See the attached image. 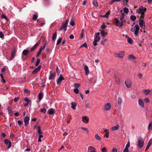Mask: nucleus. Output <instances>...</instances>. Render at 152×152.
<instances>
[{"mask_svg": "<svg viewBox=\"0 0 152 152\" xmlns=\"http://www.w3.org/2000/svg\"><path fill=\"white\" fill-rule=\"evenodd\" d=\"M69 21V20L66 19L64 23H62V26L60 28H66Z\"/></svg>", "mask_w": 152, "mask_h": 152, "instance_id": "9d476101", "label": "nucleus"}, {"mask_svg": "<svg viewBox=\"0 0 152 152\" xmlns=\"http://www.w3.org/2000/svg\"><path fill=\"white\" fill-rule=\"evenodd\" d=\"M103 130L104 132L105 133V134L104 135V137L107 138H108L109 134V130L106 129H104Z\"/></svg>", "mask_w": 152, "mask_h": 152, "instance_id": "ddd939ff", "label": "nucleus"}, {"mask_svg": "<svg viewBox=\"0 0 152 152\" xmlns=\"http://www.w3.org/2000/svg\"><path fill=\"white\" fill-rule=\"evenodd\" d=\"M142 75L141 73H139L137 75V76L139 79H141L142 77Z\"/></svg>", "mask_w": 152, "mask_h": 152, "instance_id": "052dcab7", "label": "nucleus"}, {"mask_svg": "<svg viewBox=\"0 0 152 152\" xmlns=\"http://www.w3.org/2000/svg\"><path fill=\"white\" fill-rule=\"evenodd\" d=\"M115 78L116 82L118 84H119L120 81L119 77L116 75H114Z\"/></svg>", "mask_w": 152, "mask_h": 152, "instance_id": "bb28decb", "label": "nucleus"}, {"mask_svg": "<svg viewBox=\"0 0 152 152\" xmlns=\"http://www.w3.org/2000/svg\"><path fill=\"white\" fill-rule=\"evenodd\" d=\"M45 47L46 45L45 44H44L43 46H42L40 47L39 50L42 52V50L45 49Z\"/></svg>", "mask_w": 152, "mask_h": 152, "instance_id": "c9c22d12", "label": "nucleus"}, {"mask_svg": "<svg viewBox=\"0 0 152 152\" xmlns=\"http://www.w3.org/2000/svg\"><path fill=\"white\" fill-rule=\"evenodd\" d=\"M29 51L27 50H24L23 51L22 53L25 56H26L28 53H29Z\"/></svg>", "mask_w": 152, "mask_h": 152, "instance_id": "2f4dec72", "label": "nucleus"}, {"mask_svg": "<svg viewBox=\"0 0 152 152\" xmlns=\"http://www.w3.org/2000/svg\"><path fill=\"white\" fill-rule=\"evenodd\" d=\"M119 127L118 125H117L116 126L112 127L111 128V130L113 131H115L117 130Z\"/></svg>", "mask_w": 152, "mask_h": 152, "instance_id": "cd10ccee", "label": "nucleus"}, {"mask_svg": "<svg viewBox=\"0 0 152 152\" xmlns=\"http://www.w3.org/2000/svg\"><path fill=\"white\" fill-rule=\"evenodd\" d=\"M130 146V143L129 142H128L127 144L126 145L125 148H126L128 149Z\"/></svg>", "mask_w": 152, "mask_h": 152, "instance_id": "6e6d98bb", "label": "nucleus"}, {"mask_svg": "<svg viewBox=\"0 0 152 152\" xmlns=\"http://www.w3.org/2000/svg\"><path fill=\"white\" fill-rule=\"evenodd\" d=\"M38 17V15L37 14H35L33 15V19L34 20H36Z\"/></svg>", "mask_w": 152, "mask_h": 152, "instance_id": "49530a36", "label": "nucleus"}, {"mask_svg": "<svg viewBox=\"0 0 152 152\" xmlns=\"http://www.w3.org/2000/svg\"><path fill=\"white\" fill-rule=\"evenodd\" d=\"M139 25L141 28H145V23L143 20H141L140 21L139 23Z\"/></svg>", "mask_w": 152, "mask_h": 152, "instance_id": "6ab92c4d", "label": "nucleus"}, {"mask_svg": "<svg viewBox=\"0 0 152 152\" xmlns=\"http://www.w3.org/2000/svg\"><path fill=\"white\" fill-rule=\"evenodd\" d=\"M48 112L49 114L53 115L54 113V111L53 109L51 108L48 110Z\"/></svg>", "mask_w": 152, "mask_h": 152, "instance_id": "7c9ffc66", "label": "nucleus"}, {"mask_svg": "<svg viewBox=\"0 0 152 152\" xmlns=\"http://www.w3.org/2000/svg\"><path fill=\"white\" fill-rule=\"evenodd\" d=\"M124 2V6H127V3L128 1L127 0H123Z\"/></svg>", "mask_w": 152, "mask_h": 152, "instance_id": "de8ad7c7", "label": "nucleus"}, {"mask_svg": "<svg viewBox=\"0 0 152 152\" xmlns=\"http://www.w3.org/2000/svg\"><path fill=\"white\" fill-rule=\"evenodd\" d=\"M125 37L127 38V41L128 43L130 44H132L134 43V41L132 40V39L128 37L127 35H126L125 36Z\"/></svg>", "mask_w": 152, "mask_h": 152, "instance_id": "f3484780", "label": "nucleus"}, {"mask_svg": "<svg viewBox=\"0 0 152 152\" xmlns=\"http://www.w3.org/2000/svg\"><path fill=\"white\" fill-rule=\"evenodd\" d=\"M57 37V33L55 32L53 34L52 37V40L54 41L56 39Z\"/></svg>", "mask_w": 152, "mask_h": 152, "instance_id": "473e14b6", "label": "nucleus"}, {"mask_svg": "<svg viewBox=\"0 0 152 152\" xmlns=\"http://www.w3.org/2000/svg\"><path fill=\"white\" fill-rule=\"evenodd\" d=\"M115 20L116 22V25L117 26H118L119 27H120L123 25V24L122 23H121L120 24H119V20L118 19L115 18Z\"/></svg>", "mask_w": 152, "mask_h": 152, "instance_id": "4be33fe9", "label": "nucleus"}, {"mask_svg": "<svg viewBox=\"0 0 152 152\" xmlns=\"http://www.w3.org/2000/svg\"><path fill=\"white\" fill-rule=\"evenodd\" d=\"M125 83L127 88L131 87L132 85V81L130 79H127L125 81Z\"/></svg>", "mask_w": 152, "mask_h": 152, "instance_id": "6e6552de", "label": "nucleus"}, {"mask_svg": "<svg viewBox=\"0 0 152 152\" xmlns=\"http://www.w3.org/2000/svg\"><path fill=\"white\" fill-rule=\"evenodd\" d=\"M109 15V13L108 12H107L104 15L102 16H101L102 17H103V18H107L108 17Z\"/></svg>", "mask_w": 152, "mask_h": 152, "instance_id": "a19ab883", "label": "nucleus"}, {"mask_svg": "<svg viewBox=\"0 0 152 152\" xmlns=\"http://www.w3.org/2000/svg\"><path fill=\"white\" fill-rule=\"evenodd\" d=\"M148 130H152V122H151L149 124L148 127Z\"/></svg>", "mask_w": 152, "mask_h": 152, "instance_id": "f704fd0d", "label": "nucleus"}, {"mask_svg": "<svg viewBox=\"0 0 152 152\" xmlns=\"http://www.w3.org/2000/svg\"><path fill=\"white\" fill-rule=\"evenodd\" d=\"M146 10V9L145 8L143 7H141L139 8L137 13L141 14L142 16L144 15V12H145Z\"/></svg>", "mask_w": 152, "mask_h": 152, "instance_id": "20e7f679", "label": "nucleus"}, {"mask_svg": "<svg viewBox=\"0 0 152 152\" xmlns=\"http://www.w3.org/2000/svg\"><path fill=\"white\" fill-rule=\"evenodd\" d=\"M102 152H107V151L105 147H104L102 149Z\"/></svg>", "mask_w": 152, "mask_h": 152, "instance_id": "e2e57ef3", "label": "nucleus"}, {"mask_svg": "<svg viewBox=\"0 0 152 152\" xmlns=\"http://www.w3.org/2000/svg\"><path fill=\"white\" fill-rule=\"evenodd\" d=\"M40 61V60L39 59H37V61L35 64L36 66H38L39 64Z\"/></svg>", "mask_w": 152, "mask_h": 152, "instance_id": "5fc2aeb1", "label": "nucleus"}, {"mask_svg": "<svg viewBox=\"0 0 152 152\" xmlns=\"http://www.w3.org/2000/svg\"><path fill=\"white\" fill-rule=\"evenodd\" d=\"M124 11L126 13H128L129 12V10L127 8L125 7L124 9Z\"/></svg>", "mask_w": 152, "mask_h": 152, "instance_id": "3c124183", "label": "nucleus"}, {"mask_svg": "<svg viewBox=\"0 0 152 152\" xmlns=\"http://www.w3.org/2000/svg\"><path fill=\"white\" fill-rule=\"evenodd\" d=\"M72 105V108L73 109H75V107L77 105V104L76 103H74L72 102L71 103Z\"/></svg>", "mask_w": 152, "mask_h": 152, "instance_id": "58836bf2", "label": "nucleus"}, {"mask_svg": "<svg viewBox=\"0 0 152 152\" xmlns=\"http://www.w3.org/2000/svg\"><path fill=\"white\" fill-rule=\"evenodd\" d=\"M144 101L147 103H148L150 102V101L148 98H146L144 99Z\"/></svg>", "mask_w": 152, "mask_h": 152, "instance_id": "13d9d810", "label": "nucleus"}, {"mask_svg": "<svg viewBox=\"0 0 152 152\" xmlns=\"http://www.w3.org/2000/svg\"><path fill=\"white\" fill-rule=\"evenodd\" d=\"M5 143L8 145L7 148H10L11 146V142L10 141L8 140V139H5L4 140Z\"/></svg>", "mask_w": 152, "mask_h": 152, "instance_id": "4468645a", "label": "nucleus"}, {"mask_svg": "<svg viewBox=\"0 0 152 152\" xmlns=\"http://www.w3.org/2000/svg\"><path fill=\"white\" fill-rule=\"evenodd\" d=\"M43 96V94L42 93H40L38 95V98L39 99V100H41Z\"/></svg>", "mask_w": 152, "mask_h": 152, "instance_id": "ea45409f", "label": "nucleus"}, {"mask_svg": "<svg viewBox=\"0 0 152 152\" xmlns=\"http://www.w3.org/2000/svg\"><path fill=\"white\" fill-rule=\"evenodd\" d=\"M106 27V26L104 23H102L101 26V28H105Z\"/></svg>", "mask_w": 152, "mask_h": 152, "instance_id": "8fccbe9b", "label": "nucleus"}, {"mask_svg": "<svg viewBox=\"0 0 152 152\" xmlns=\"http://www.w3.org/2000/svg\"><path fill=\"white\" fill-rule=\"evenodd\" d=\"M136 57L133 54H129L128 56V59L130 60H135Z\"/></svg>", "mask_w": 152, "mask_h": 152, "instance_id": "a878e982", "label": "nucleus"}, {"mask_svg": "<svg viewBox=\"0 0 152 152\" xmlns=\"http://www.w3.org/2000/svg\"><path fill=\"white\" fill-rule=\"evenodd\" d=\"M81 129L83 130L86 131L87 133H88L89 132V130L86 127H81Z\"/></svg>", "mask_w": 152, "mask_h": 152, "instance_id": "4c0bfd02", "label": "nucleus"}, {"mask_svg": "<svg viewBox=\"0 0 152 152\" xmlns=\"http://www.w3.org/2000/svg\"><path fill=\"white\" fill-rule=\"evenodd\" d=\"M24 100L26 102V103H29L31 101L30 100L28 99L26 97L24 98Z\"/></svg>", "mask_w": 152, "mask_h": 152, "instance_id": "c03bdc74", "label": "nucleus"}, {"mask_svg": "<svg viewBox=\"0 0 152 152\" xmlns=\"http://www.w3.org/2000/svg\"><path fill=\"white\" fill-rule=\"evenodd\" d=\"M122 102V99L120 97H119L118 99V104L119 105H121Z\"/></svg>", "mask_w": 152, "mask_h": 152, "instance_id": "72a5a7b5", "label": "nucleus"}, {"mask_svg": "<svg viewBox=\"0 0 152 152\" xmlns=\"http://www.w3.org/2000/svg\"><path fill=\"white\" fill-rule=\"evenodd\" d=\"M93 4L94 6L96 7H98V6L97 1L96 0L93 1Z\"/></svg>", "mask_w": 152, "mask_h": 152, "instance_id": "79ce46f5", "label": "nucleus"}, {"mask_svg": "<svg viewBox=\"0 0 152 152\" xmlns=\"http://www.w3.org/2000/svg\"><path fill=\"white\" fill-rule=\"evenodd\" d=\"M62 40V39L61 38H59L58 39L57 41L56 45H58L61 42Z\"/></svg>", "mask_w": 152, "mask_h": 152, "instance_id": "09e8293b", "label": "nucleus"}, {"mask_svg": "<svg viewBox=\"0 0 152 152\" xmlns=\"http://www.w3.org/2000/svg\"><path fill=\"white\" fill-rule=\"evenodd\" d=\"M41 111L43 113L46 112V110L45 108H42L41 110Z\"/></svg>", "mask_w": 152, "mask_h": 152, "instance_id": "69168bd1", "label": "nucleus"}, {"mask_svg": "<svg viewBox=\"0 0 152 152\" xmlns=\"http://www.w3.org/2000/svg\"><path fill=\"white\" fill-rule=\"evenodd\" d=\"M84 35V30L83 29L81 32L80 34V39H82L83 36Z\"/></svg>", "mask_w": 152, "mask_h": 152, "instance_id": "603ef678", "label": "nucleus"}, {"mask_svg": "<svg viewBox=\"0 0 152 152\" xmlns=\"http://www.w3.org/2000/svg\"><path fill=\"white\" fill-rule=\"evenodd\" d=\"M69 23L70 25L72 26H73L75 24V22L72 19L70 21Z\"/></svg>", "mask_w": 152, "mask_h": 152, "instance_id": "a18cd8bd", "label": "nucleus"}, {"mask_svg": "<svg viewBox=\"0 0 152 152\" xmlns=\"http://www.w3.org/2000/svg\"><path fill=\"white\" fill-rule=\"evenodd\" d=\"M99 34H100L99 32L96 33L95 34L94 40L93 43V45L94 46L97 45V42H99L101 39Z\"/></svg>", "mask_w": 152, "mask_h": 152, "instance_id": "f257e3e1", "label": "nucleus"}, {"mask_svg": "<svg viewBox=\"0 0 152 152\" xmlns=\"http://www.w3.org/2000/svg\"><path fill=\"white\" fill-rule=\"evenodd\" d=\"M140 29H131V31L132 32H134L135 36L138 35Z\"/></svg>", "mask_w": 152, "mask_h": 152, "instance_id": "5701e85b", "label": "nucleus"}, {"mask_svg": "<svg viewBox=\"0 0 152 152\" xmlns=\"http://www.w3.org/2000/svg\"><path fill=\"white\" fill-rule=\"evenodd\" d=\"M138 104L140 106L143 108L145 106L144 103V102L142 99H140L138 100Z\"/></svg>", "mask_w": 152, "mask_h": 152, "instance_id": "aec40b11", "label": "nucleus"}, {"mask_svg": "<svg viewBox=\"0 0 152 152\" xmlns=\"http://www.w3.org/2000/svg\"><path fill=\"white\" fill-rule=\"evenodd\" d=\"M111 104L109 103H107L105 104L104 107V110L105 111H108L111 108Z\"/></svg>", "mask_w": 152, "mask_h": 152, "instance_id": "1a4fd4ad", "label": "nucleus"}, {"mask_svg": "<svg viewBox=\"0 0 152 152\" xmlns=\"http://www.w3.org/2000/svg\"><path fill=\"white\" fill-rule=\"evenodd\" d=\"M107 39H103L101 41V43L102 44V45H104V43H105V42L107 41Z\"/></svg>", "mask_w": 152, "mask_h": 152, "instance_id": "bf43d9fd", "label": "nucleus"}, {"mask_svg": "<svg viewBox=\"0 0 152 152\" xmlns=\"http://www.w3.org/2000/svg\"><path fill=\"white\" fill-rule=\"evenodd\" d=\"M74 92L76 94H78L79 92V91L78 88H76L74 89Z\"/></svg>", "mask_w": 152, "mask_h": 152, "instance_id": "4d7b16f0", "label": "nucleus"}, {"mask_svg": "<svg viewBox=\"0 0 152 152\" xmlns=\"http://www.w3.org/2000/svg\"><path fill=\"white\" fill-rule=\"evenodd\" d=\"M30 120V118L28 116H26L25 117L24 119V125L25 126H26L28 125Z\"/></svg>", "mask_w": 152, "mask_h": 152, "instance_id": "0eeeda50", "label": "nucleus"}, {"mask_svg": "<svg viewBox=\"0 0 152 152\" xmlns=\"http://www.w3.org/2000/svg\"><path fill=\"white\" fill-rule=\"evenodd\" d=\"M18 124L20 126L23 123V121H20V120H18Z\"/></svg>", "mask_w": 152, "mask_h": 152, "instance_id": "338daca9", "label": "nucleus"}, {"mask_svg": "<svg viewBox=\"0 0 152 152\" xmlns=\"http://www.w3.org/2000/svg\"><path fill=\"white\" fill-rule=\"evenodd\" d=\"M56 73L55 72H50V75L49 77V80H52L53 79H54L56 77Z\"/></svg>", "mask_w": 152, "mask_h": 152, "instance_id": "9b49d317", "label": "nucleus"}, {"mask_svg": "<svg viewBox=\"0 0 152 152\" xmlns=\"http://www.w3.org/2000/svg\"><path fill=\"white\" fill-rule=\"evenodd\" d=\"M152 144V139H151L150 140L149 142L148 143V145H149V146H150Z\"/></svg>", "mask_w": 152, "mask_h": 152, "instance_id": "774afa93", "label": "nucleus"}, {"mask_svg": "<svg viewBox=\"0 0 152 152\" xmlns=\"http://www.w3.org/2000/svg\"><path fill=\"white\" fill-rule=\"evenodd\" d=\"M15 53V48H13L12 50L11 53V57L10 58V60H12L14 57V56Z\"/></svg>", "mask_w": 152, "mask_h": 152, "instance_id": "412c9836", "label": "nucleus"}, {"mask_svg": "<svg viewBox=\"0 0 152 152\" xmlns=\"http://www.w3.org/2000/svg\"><path fill=\"white\" fill-rule=\"evenodd\" d=\"M124 16V13H122L121 16L120 17V20H121V23L122 22V20H123Z\"/></svg>", "mask_w": 152, "mask_h": 152, "instance_id": "37998d69", "label": "nucleus"}, {"mask_svg": "<svg viewBox=\"0 0 152 152\" xmlns=\"http://www.w3.org/2000/svg\"><path fill=\"white\" fill-rule=\"evenodd\" d=\"M130 18L132 20L134 21L136 20V17L135 15H131Z\"/></svg>", "mask_w": 152, "mask_h": 152, "instance_id": "e433bc0d", "label": "nucleus"}, {"mask_svg": "<svg viewBox=\"0 0 152 152\" xmlns=\"http://www.w3.org/2000/svg\"><path fill=\"white\" fill-rule=\"evenodd\" d=\"M41 68V66L40 65H39L37 68L35 69L32 72V74H37L40 70Z\"/></svg>", "mask_w": 152, "mask_h": 152, "instance_id": "dca6fc26", "label": "nucleus"}, {"mask_svg": "<svg viewBox=\"0 0 152 152\" xmlns=\"http://www.w3.org/2000/svg\"><path fill=\"white\" fill-rule=\"evenodd\" d=\"M95 139L98 141H100L101 140V138L100 137L99 134H96L95 135Z\"/></svg>", "mask_w": 152, "mask_h": 152, "instance_id": "c85d7f7f", "label": "nucleus"}, {"mask_svg": "<svg viewBox=\"0 0 152 152\" xmlns=\"http://www.w3.org/2000/svg\"><path fill=\"white\" fill-rule=\"evenodd\" d=\"M83 46L85 47L86 48H88V45L86 43H84L80 47H82Z\"/></svg>", "mask_w": 152, "mask_h": 152, "instance_id": "0e129e2a", "label": "nucleus"}, {"mask_svg": "<svg viewBox=\"0 0 152 152\" xmlns=\"http://www.w3.org/2000/svg\"><path fill=\"white\" fill-rule=\"evenodd\" d=\"M40 41H38L32 48L31 49V51H32L34 50L35 49H36L37 46L40 44Z\"/></svg>", "mask_w": 152, "mask_h": 152, "instance_id": "a211bd4d", "label": "nucleus"}, {"mask_svg": "<svg viewBox=\"0 0 152 152\" xmlns=\"http://www.w3.org/2000/svg\"><path fill=\"white\" fill-rule=\"evenodd\" d=\"M100 31H101L100 33L102 36V37H104L106 36L107 34V32H105L104 31H101L100 30Z\"/></svg>", "mask_w": 152, "mask_h": 152, "instance_id": "c756f323", "label": "nucleus"}, {"mask_svg": "<svg viewBox=\"0 0 152 152\" xmlns=\"http://www.w3.org/2000/svg\"><path fill=\"white\" fill-rule=\"evenodd\" d=\"M87 152H96V148L94 146H90L88 148Z\"/></svg>", "mask_w": 152, "mask_h": 152, "instance_id": "423d86ee", "label": "nucleus"}, {"mask_svg": "<svg viewBox=\"0 0 152 152\" xmlns=\"http://www.w3.org/2000/svg\"><path fill=\"white\" fill-rule=\"evenodd\" d=\"M1 18H4L5 19H6L7 21V20L8 19L7 17L3 14L1 15Z\"/></svg>", "mask_w": 152, "mask_h": 152, "instance_id": "864d4df0", "label": "nucleus"}, {"mask_svg": "<svg viewBox=\"0 0 152 152\" xmlns=\"http://www.w3.org/2000/svg\"><path fill=\"white\" fill-rule=\"evenodd\" d=\"M84 69L85 72V75H88L89 73V70L87 66L85 65L84 67Z\"/></svg>", "mask_w": 152, "mask_h": 152, "instance_id": "b1692460", "label": "nucleus"}, {"mask_svg": "<svg viewBox=\"0 0 152 152\" xmlns=\"http://www.w3.org/2000/svg\"><path fill=\"white\" fill-rule=\"evenodd\" d=\"M144 143V141L142 138H140L138 139V144L139 148H142L143 145Z\"/></svg>", "mask_w": 152, "mask_h": 152, "instance_id": "39448f33", "label": "nucleus"}, {"mask_svg": "<svg viewBox=\"0 0 152 152\" xmlns=\"http://www.w3.org/2000/svg\"><path fill=\"white\" fill-rule=\"evenodd\" d=\"M4 37V34L2 32H0V37L2 39Z\"/></svg>", "mask_w": 152, "mask_h": 152, "instance_id": "680f3d73", "label": "nucleus"}, {"mask_svg": "<svg viewBox=\"0 0 152 152\" xmlns=\"http://www.w3.org/2000/svg\"><path fill=\"white\" fill-rule=\"evenodd\" d=\"M38 130L37 132V134L39 135V137L38 140V142H41L42 140L41 138L43 137V132L41 129V127L40 126H37Z\"/></svg>", "mask_w": 152, "mask_h": 152, "instance_id": "f03ea898", "label": "nucleus"}, {"mask_svg": "<svg viewBox=\"0 0 152 152\" xmlns=\"http://www.w3.org/2000/svg\"><path fill=\"white\" fill-rule=\"evenodd\" d=\"M114 56L116 58H122L125 56V52L124 51H120L118 53H115Z\"/></svg>", "mask_w": 152, "mask_h": 152, "instance_id": "7ed1b4c3", "label": "nucleus"}, {"mask_svg": "<svg viewBox=\"0 0 152 152\" xmlns=\"http://www.w3.org/2000/svg\"><path fill=\"white\" fill-rule=\"evenodd\" d=\"M64 78L62 76V75L61 74L58 79L57 80V83L59 84L61 83V82L64 80Z\"/></svg>", "mask_w": 152, "mask_h": 152, "instance_id": "2eb2a0df", "label": "nucleus"}, {"mask_svg": "<svg viewBox=\"0 0 152 152\" xmlns=\"http://www.w3.org/2000/svg\"><path fill=\"white\" fill-rule=\"evenodd\" d=\"M142 92L145 95H148L151 92V90L150 89H143Z\"/></svg>", "mask_w": 152, "mask_h": 152, "instance_id": "393cba45", "label": "nucleus"}, {"mask_svg": "<svg viewBox=\"0 0 152 152\" xmlns=\"http://www.w3.org/2000/svg\"><path fill=\"white\" fill-rule=\"evenodd\" d=\"M82 121L83 122L87 124L89 121L88 118L86 116H83L82 117Z\"/></svg>", "mask_w": 152, "mask_h": 152, "instance_id": "f8f14e48", "label": "nucleus"}]
</instances>
